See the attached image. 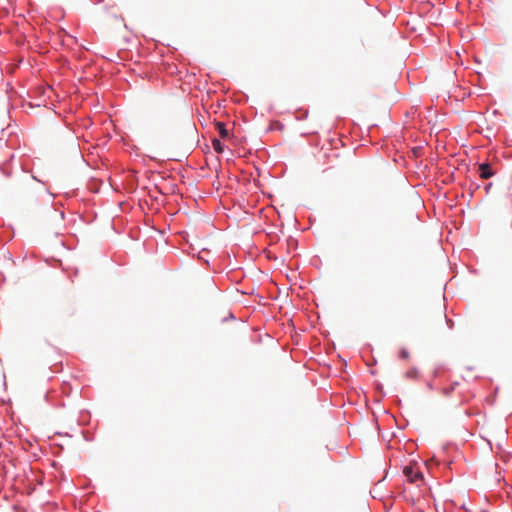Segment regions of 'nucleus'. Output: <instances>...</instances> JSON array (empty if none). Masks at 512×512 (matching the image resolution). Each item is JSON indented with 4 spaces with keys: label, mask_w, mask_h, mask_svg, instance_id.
Instances as JSON below:
<instances>
[{
    "label": "nucleus",
    "mask_w": 512,
    "mask_h": 512,
    "mask_svg": "<svg viewBox=\"0 0 512 512\" xmlns=\"http://www.w3.org/2000/svg\"><path fill=\"white\" fill-rule=\"evenodd\" d=\"M479 176L482 179H489L496 174V170L489 163H482L478 166Z\"/></svg>",
    "instance_id": "nucleus-2"
},
{
    "label": "nucleus",
    "mask_w": 512,
    "mask_h": 512,
    "mask_svg": "<svg viewBox=\"0 0 512 512\" xmlns=\"http://www.w3.org/2000/svg\"><path fill=\"white\" fill-rule=\"evenodd\" d=\"M415 374H416V371H415V370H410V371H407V372H406V376H407V377H410V378L414 377V376H415Z\"/></svg>",
    "instance_id": "nucleus-6"
},
{
    "label": "nucleus",
    "mask_w": 512,
    "mask_h": 512,
    "mask_svg": "<svg viewBox=\"0 0 512 512\" xmlns=\"http://www.w3.org/2000/svg\"><path fill=\"white\" fill-rule=\"evenodd\" d=\"M216 126H217V130L222 138H227L229 136V131L227 130L224 123L217 122Z\"/></svg>",
    "instance_id": "nucleus-3"
},
{
    "label": "nucleus",
    "mask_w": 512,
    "mask_h": 512,
    "mask_svg": "<svg viewBox=\"0 0 512 512\" xmlns=\"http://www.w3.org/2000/svg\"><path fill=\"white\" fill-rule=\"evenodd\" d=\"M400 357L403 359H407L409 357V352L406 349H402L400 351Z\"/></svg>",
    "instance_id": "nucleus-5"
},
{
    "label": "nucleus",
    "mask_w": 512,
    "mask_h": 512,
    "mask_svg": "<svg viewBox=\"0 0 512 512\" xmlns=\"http://www.w3.org/2000/svg\"><path fill=\"white\" fill-rule=\"evenodd\" d=\"M403 473L411 483H416L423 480V474L420 471L418 464L416 463H410L409 465H406L403 469Z\"/></svg>",
    "instance_id": "nucleus-1"
},
{
    "label": "nucleus",
    "mask_w": 512,
    "mask_h": 512,
    "mask_svg": "<svg viewBox=\"0 0 512 512\" xmlns=\"http://www.w3.org/2000/svg\"><path fill=\"white\" fill-rule=\"evenodd\" d=\"M212 146L217 153H222L224 151V145L218 139H213Z\"/></svg>",
    "instance_id": "nucleus-4"
}]
</instances>
